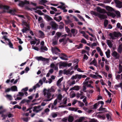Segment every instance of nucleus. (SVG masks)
I'll use <instances>...</instances> for the list:
<instances>
[{
    "mask_svg": "<svg viewBox=\"0 0 122 122\" xmlns=\"http://www.w3.org/2000/svg\"><path fill=\"white\" fill-rule=\"evenodd\" d=\"M71 32L73 34L74 36H75V35L77 33V30L72 29L71 30Z\"/></svg>",
    "mask_w": 122,
    "mask_h": 122,
    "instance_id": "17",
    "label": "nucleus"
},
{
    "mask_svg": "<svg viewBox=\"0 0 122 122\" xmlns=\"http://www.w3.org/2000/svg\"><path fill=\"white\" fill-rule=\"evenodd\" d=\"M39 1V4L42 5H44L47 2V1L46 0H40Z\"/></svg>",
    "mask_w": 122,
    "mask_h": 122,
    "instance_id": "22",
    "label": "nucleus"
},
{
    "mask_svg": "<svg viewBox=\"0 0 122 122\" xmlns=\"http://www.w3.org/2000/svg\"><path fill=\"white\" fill-rule=\"evenodd\" d=\"M90 64H93L94 66H97V61L96 60H95V59H94L90 63Z\"/></svg>",
    "mask_w": 122,
    "mask_h": 122,
    "instance_id": "30",
    "label": "nucleus"
},
{
    "mask_svg": "<svg viewBox=\"0 0 122 122\" xmlns=\"http://www.w3.org/2000/svg\"><path fill=\"white\" fill-rule=\"evenodd\" d=\"M119 71L118 72V73H120L122 71V66L120 64H119Z\"/></svg>",
    "mask_w": 122,
    "mask_h": 122,
    "instance_id": "44",
    "label": "nucleus"
},
{
    "mask_svg": "<svg viewBox=\"0 0 122 122\" xmlns=\"http://www.w3.org/2000/svg\"><path fill=\"white\" fill-rule=\"evenodd\" d=\"M67 98L65 97L63 99L62 103H61V104H66V102L67 101Z\"/></svg>",
    "mask_w": 122,
    "mask_h": 122,
    "instance_id": "46",
    "label": "nucleus"
},
{
    "mask_svg": "<svg viewBox=\"0 0 122 122\" xmlns=\"http://www.w3.org/2000/svg\"><path fill=\"white\" fill-rule=\"evenodd\" d=\"M25 5L24 2L20 1L18 5L19 6L21 7H23Z\"/></svg>",
    "mask_w": 122,
    "mask_h": 122,
    "instance_id": "36",
    "label": "nucleus"
},
{
    "mask_svg": "<svg viewBox=\"0 0 122 122\" xmlns=\"http://www.w3.org/2000/svg\"><path fill=\"white\" fill-rule=\"evenodd\" d=\"M74 120L73 117L71 116H69L68 117V121L69 122H72Z\"/></svg>",
    "mask_w": 122,
    "mask_h": 122,
    "instance_id": "33",
    "label": "nucleus"
},
{
    "mask_svg": "<svg viewBox=\"0 0 122 122\" xmlns=\"http://www.w3.org/2000/svg\"><path fill=\"white\" fill-rule=\"evenodd\" d=\"M65 29L67 33H69L70 32V30L67 27H65Z\"/></svg>",
    "mask_w": 122,
    "mask_h": 122,
    "instance_id": "63",
    "label": "nucleus"
},
{
    "mask_svg": "<svg viewBox=\"0 0 122 122\" xmlns=\"http://www.w3.org/2000/svg\"><path fill=\"white\" fill-rule=\"evenodd\" d=\"M60 24L59 26V28L60 29H62L64 27V24L62 22H61L59 23Z\"/></svg>",
    "mask_w": 122,
    "mask_h": 122,
    "instance_id": "41",
    "label": "nucleus"
},
{
    "mask_svg": "<svg viewBox=\"0 0 122 122\" xmlns=\"http://www.w3.org/2000/svg\"><path fill=\"white\" fill-rule=\"evenodd\" d=\"M0 8H3L5 9L8 10L9 8L8 6L6 5H0Z\"/></svg>",
    "mask_w": 122,
    "mask_h": 122,
    "instance_id": "32",
    "label": "nucleus"
},
{
    "mask_svg": "<svg viewBox=\"0 0 122 122\" xmlns=\"http://www.w3.org/2000/svg\"><path fill=\"white\" fill-rule=\"evenodd\" d=\"M40 49L41 50L40 52H42L43 51V50L47 51L48 50V49L46 46H42L41 47Z\"/></svg>",
    "mask_w": 122,
    "mask_h": 122,
    "instance_id": "25",
    "label": "nucleus"
},
{
    "mask_svg": "<svg viewBox=\"0 0 122 122\" xmlns=\"http://www.w3.org/2000/svg\"><path fill=\"white\" fill-rule=\"evenodd\" d=\"M113 35L115 36L116 37H117L119 36L121 37L122 35L121 33L119 32H113Z\"/></svg>",
    "mask_w": 122,
    "mask_h": 122,
    "instance_id": "16",
    "label": "nucleus"
},
{
    "mask_svg": "<svg viewBox=\"0 0 122 122\" xmlns=\"http://www.w3.org/2000/svg\"><path fill=\"white\" fill-rule=\"evenodd\" d=\"M115 12L118 17H120L121 15L119 11H116Z\"/></svg>",
    "mask_w": 122,
    "mask_h": 122,
    "instance_id": "49",
    "label": "nucleus"
},
{
    "mask_svg": "<svg viewBox=\"0 0 122 122\" xmlns=\"http://www.w3.org/2000/svg\"><path fill=\"white\" fill-rule=\"evenodd\" d=\"M51 100V99H47L46 100H43L42 103L41 104V106H45L46 103V102L49 101Z\"/></svg>",
    "mask_w": 122,
    "mask_h": 122,
    "instance_id": "20",
    "label": "nucleus"
},
{
    "mask_svg": "<svg viewBox=\"0 0 122 122\" xmlns=\"http://www.w3.org/2000/svg\"><path fill=\"white\" fill-rule=\"evenodd\" d=\"M35 12L38 14L40 15H42L43 13L40 10H37L35 11Z\"/></svg>",
    "mask_w": 122,
    "mask_h": 122,
    "instance_id": "50",
    "label": "nucleus"
},
{
    "mask_svg": "<svg viewBox=\"0 0 122 122\" xmlns=\"http://www.w3.org/2000/svg\"><path fill=\"white\" fill-rule=\"evenodd\" d=\"M61 3L62 5L61 9L63 10V11L64 12H66L67 11V10L65 9L66 7L64 6L65 5L64 4L62 3Z\"/></svg>",
    "mask_w": 122,
    "mask_h": 122,
    "instance_id": "18",
    "label": "nucleus"
},
{
    "mask_svg": "<svg viewBox=\"0 0 122 122\" xmlns=\"http://www.w3.org/2000/svg\"><path fill=\"white\" fill-rule=\"evenodd\" d=\"M78 109V108L76 107H71L69 108V110L71 111H73L75 112H76Z\"/></svg>",
    "mask_w": 122,
    "mask_h": 122,
    "instance_id": "31",
    "label": "nucleus"
},
{
    "mask_svg": "<svg viewBox=\"0 0 122 122\" xmlns=\"http://www.w3.org/2000/svg\"><path fill=\"white\" fill-rule=\"evenodd\" d=\"M122 50V44L119 46L118 48L117 51L119 52H121Z\"/></svg>",
    "mask_w": 122,
    "mask_h": 122,
    "instance_id": "37",
    "label": "nucleus"
},
{
    "mask_svg": "<svg viewBox=\"0 0 122 122\" xmlns=\"http://www.w3.org/2000/svg\"><path fill=\"white\" fill-rule=\"evenodd\" d=\"M22 23L24 25L26 26L27 27H29L28 26V24L26 22L24 21Z\"/></svg>",
    "mask_w": 122,
    "mask_h": 122,
    "instance_id": "64",
    "label": "nucleus"
},
{
    "mask_svg": "<svg viewBox=\"0 0 122 122\" xmlns=\"http://www.w3.org/2000/svg\"><path fill=\"white\" fill-rule=\"evenodd\" d=\"M98 13L96 12L93 11H92L91 12V14H93L95 15V16H97L98 15Z\"/></svg>",
    "mask_w": 122,
    "mask_h": 122,
    "instance_id": "61",
    "label": "nucleus"
},
{
    "mask_svg": "<svg viewBox=\"0 0 122 122\" xmlns=\"http://www.w3.org/2000/svg\"><path fill=\"white\" fill-rule=\"evenodd\" d=\"M63 78L62 77L60 78L57 81L56 83L57 85L58 86H60L61 85V82L62 81Z\"/></svg>",
    "mask_w": 122,
    "mask_h": 122,
    "instance_id": "21",
    "label": "nucleus"
},
{
    "mask_svg": "<svg viewBox=\"0 0 122 122\" xmlns=\"http://www.w3.org/2000/svg\"><path fill=\"white\" fill-rule=\"evenodd\" d=\"M57 99L55 100L53 103V104L51 106V108L52 109H55V106L57 103Z\"/></svg>",
    "mask_w": 122,
    "mask_h": 122,
    "instance_id": "28",
    "label": "nucleus"
},
{
    "mask_svg": "<svg viewBox=\"0 0 122 122\" xmlns=\"http://www.w3.org/2000/svg\"><path fill=\"white\" fill-rule=\"evenodd\" d=\"M52 28L54 30H56L58 26V25L54 22H51L50 24Z\"/></svg>",
    "mask_w": 122,
    "mask_h": 122,
    "instance_id": "6",
    "label": "nucleus"
},
{
    "mask_svg": "<svg viewBox=\"0 0 122 122\" xmlns=\"http://www.w3.org/2000/svg\"><path fill=\"white\" fill-rule=\"evenodd\" d=\"M59 38L56 36H55L53 39V44L54 45L57 44L58 40Z\"/></svg>",
    "mask_w": 122,
    "mask_h": 122,
    "instance_id": "12",
    "label": "nucleus"
},
{
    "mask_svg": "<svg viewBox=\"0 0 122 122\" xmlns=\"http://www.w3.org/2000/svg\"><path fill=\"white\" fill-rule=\"evenodd\" d=\"M16 12V10H10L9 11V12L13 15H14Z\"/></svg>",
    "mask_w": 122,
    "mask_h": 122,
    "instance_id": "52",
    "label": "nucleus"
},
{
    "mask_svg": "<svg viewBox=\"0 0 122 122\" xmlns=\"http://www.w3.org/2000/svg\"><path fill=\"white\" fill-rule=\"evenodd\" d=\"M38 21L40 23H41L43 22V20L42 18L40 17H39L38 19Z\"/></svg>",
    "mask_w": 122,
    "mask_h": 122,
    "instance_id": "55",
    "label": "nucleus"
},
{
    "mask_svg": "<svg viewBox=\"0 0 122 122\" xmlns=\"http://www.w3.org/2000/svg\"><path fill=\"white\" fill-rule=\"evenodd\" d=\"M96 49L98 52L99 53L100 56H103V52L100 47H97L96 48Z\"/></svg>",
    "mask_w": 122,
    "mask_h": 122,
    "instance_id": "13",
    "label": "nucleus"
},
{
    "mask_svg": "<svg viewBox=\"0 0 122 122\" xmlns=\"http://www.w3.org/2000/svg\"><path fill=\"white\" fill-rule=\"evenodd\" d=\"M110 35L111 37V38L112 39H115L116 38L115 36L113 35V33H110Z\"/></svg>",
    "mask_w": 122,
    "mask_h": 122,
    "instance_id": "53",
    "label": "nucleus"
},
{
    "mask_svg": "<svg viewBox=\"0 0 122 122\" xmlns=\"http://www.w3.org/2000/svg\"><path fill=\"white\" fill-rule=\"evenodd\" d=\"M59 56L62 60H67V57L65 54L62 53Z\"/></svg>",
    "mask_w": 122,
    "mask_h": 122,
    "instance_id": "8",
    "label": "nucleus"
},
{
    "mask_svg": "<svg viewBox=\"0 0 122 122\" xmlns=\"http://www.w3.org/2000/svg\"><path fill=\"white\" fill-rule=\"evenodd\" d=\"M110 51L109 49L107 50V51L105 52L106 56L107 58H109L110 57Z\"/></svg>",
    "mask_w": 122,
    "mask_h": 122,
    "instance_id": "24",
    "label": "nucleus"
},
{
    "mask_svg": "<svg viewBox=\"0 0 122 122\" xmlns=\"http://www.w3.org/2000/svg\"><path fill=\"white\" fill-rule=\"evenodd\" d=\"M108 24V21L107 20H105L104 22V25L105 27H106L107 26Z\"/></svg>",
    "mask_w": 122,
    "mask_h": 122,
    "instance_id": "47",
    "label": "nucleus"
},
{
    "mask_svg": "<svg viewBox=\"0 0 122 122\" xmlns=\"http://www.w3.org/2000/svg\"><path fill=\"white\" fill-rule=\"evenodd\" d=\"M11 91H17V88L16 86H12L11 88Z\"/></svg>",
    "mask_w": 122,
    "mask_h": 122,
    "instance_id": "26",
    "label": "nucleus"
},
{
    "mask_svg": "<svg viewBox=\"0 0 122 122\" xmlns=\"http://www.w3.org/2000/svg\"><path fill=\"white\" fill-rule=\"evenodd\" d=\"M63 73L64 74L67 75L70 74V71L69 70H63Z\"/></svg>",
    "mask_w": 122,
    "mask_h": 122,
    "instance_id": "40",
    "label": "nucleus"
},
{
    "mask_svg": "<svg viewBox=\"0 0 122 122\" xmlns=\"http://www.w3.org/2000/svg\"><path fill=\"white\" fill-rule=\"evenodd\" d=\"M81 42L82 43L86 44L87 43L86 41L84 39H82L81 41Z\"/></svg>",
    "mask_w": 122,
    "mask_h": 122,
    "instance_id": "58",
    "label": "nucleus"
},
{
    "mask_svg": "<svg viewBox=\"0 0 122 122\" xmlns=\"http://www.w3.org/2000/svg\"><path fill=\"white\" fill-rule=\"evenodd\" d=\"M99 104V102H98L95 104L94 105L93 108L94 109H96L97 108V106H98V105Z\"/></svg>",
    "mask_w": 122,
    "mask_h": 122,
    "instance_id": "51",
    "label": "nucleus"
},
{
    "mask_svg": "<svg viewBox=\"0 0 122 122\" xmlns=\"http://www.w3.org/2000/svg\"><path fill=\"white\" fill-rule=\"evenodd\" d=\"M42 109V108L41 107V106H39L34 107L33 110L34 112L37 113L41 111Z\"/></svg>",
    "mask_w": 122,
    "mask_h": 122,
    "instance_id": "2",
    "label": "nucleus"
},
{
    "mask_svg": "<svg viewBox=\"0 0 122 122\" xmlns=\"http://www.w3.org/2000/svg\"><path fill=\"white\" fill-rule=\"evenodd\" d=\"M5 97L7 99L10 100H11L12 99V97L10 95H7Z\"/></svg>",
    "mask_w": 122,
    "mask_h": 122,
    "instance_id": "42",
    "label": "nucleus"
},
{
    "mask_svg": "<svg viewBox=\"0 0 122 122\" xmlns=\"http://www.w3.org/2000/svg\"><path fill=\"white\" fill-rule=\"evenodd\" d=\"M57 112H53L51 114V115L53 117L55 118L57 116Z\"/></svg>",
    "mask_w": 122,
    "mask_h": 122,
    "instance_id": "45",
    "label": "nucleus"
},
{
    "mask_svg": "<svg viewBox=\"0 0 122 122\" xmlns=\"http://www.w3.org/2000/svg\"><path fill=\"white\" fill-rule=\"evenodd\" d=\"M44 96H45L47 99H52V98H51V93L48 92V91L46 90L44 93Z\"/></svg>",
    "mask_w": 122,
    "mask_h": 122,
    "instance_id": "1",
    "label": "nucleus"
},
{
    "mask_svg": "<svg viewBox=\"0 0 122 122\" xmlns=\"http://www.w3.org/2000/svg\"><path fill=\"white\" fill-rule=\"evenodd\" d=\"M29 30V27H27V28L24 27L22 30V31L23 33L25 32L26 31Z\"/></svg>",
    "mask_w": 122,
    "mask_h": 122,
    "instance_id": "39",
    "label": "nucleus"
},
{
    "mask_svg": "<svg viewBox=\"0 0 122 122\" xmlns=\"http://www.w3.org/2000/svg\"><path fill=\"white\" fill-rule=\"evenodd\" d=\"M39 35L41 37H44V34L43 33L41 30L39 31Z\"/></svg>",
    "mask_w": 122,
    "mask_h": 122,
    "instance_id": "43",
    "label": "nucleus"
},
{
    "mask_svg": "<svg viewBox=\"0 0 122 122\" xmlns=\"http://www.w3.org/2000/svg\"><path fill=\"white\" fill-rule=\"evenodd\" d=\"M51 50L53 53L56 54H57L58 52H60L59 49L56 47H52Z\"/></svg>",
    "mask_w": 122,
    "mask_h": 122,
    "instance_id": "5",
    "label": "nucleus"
},
{
    "mask_svg": "<svg viewBox=\"0 0 122 122\" xmlns=\"http://www.w3.org/2000/svg\"><path fill=\"white\" fill-rule=\"evenodd\" d=\"M40 86L39 84L38 83L36 85L34 86L33 87V89H35L37 87H39Z\"/></svg>",
    "mask_w": 122,
    "mask_h": 122,
    "instance_id": "56",
    "label": "nucleus"
},
{
    "mask_svg": "<svg viewBox=\"0 0 122 122\" xmlns=\"http://www.w3.org/2000/svg\"><path fill=\"white\" fill-rule=\"evenodd\" d=\"M45 17L46 19L48 21L51 20H53L49 16L47 15H45Z\"/></svg>",
    "mask_w": 122,
    "mask_h": 122,
    "instance_id": "29",
    "label": "nucleus"
},
{
    "mask_svg": "<svg viewBox=\"0 0 122 122\" xmlns=\"http://www.w3.org/2000/svg\"><path fill=\"white\" fill-rule=\"evenodd\" d=\"M105 8L107 10L109 11H114V10L112 7L108 6H106Z\"/></svg>",
    "mask_w": 122,
    "mask_h": 122,
    "instance_id": "14",
    "label": "nucleus"
},
{
    "mask_svg": "<svg viewBox=\"0 0 122 122\" xmlns=\"http://www.w3.org/2000/svg\"><path fill=\"white\" fill-rule=\"evenodd\" d=\"M112 55L115 59H118L120 57L119 55L115 51H114L112 53Z\"/></svg>",
    "mask_w": 122,
    "mask_h": 122,
    "instance_id": "3",
    "label": "nucleus"
},
{
    "mask_svg": "<svg viewBox=\"0 0 122 122\" xmlns=\"http://www.w3.org/2000/svg\"><path fill=\"white\" fill-rule=\"evenodd\" d=\"M107 43L109 47L110 48L112 47L113 45L110 40H108L107 41Z\"/></svg>",
    "mask_w": 122,
    "mask_h": 122,
    "instance_id": "27",
    "label": "nucleus"
},
{
    "mask_svg": "<svg viewBox=\"0 0 122 122\" xmlns=\"http://www.w3.org/2000/svg\"><path fill=\"white\" fill-rule=\"evenodd\" d=\"M17 108L19 109H21V107H20L18 105H16L14 107V108Z\"/></svg>",
    "mask_w": 122,
    "mask_h": 122,
    "instance_id": "62",
    "label": "nucleus"
},
{
    "mask_svg": "<svg viewBox=\"0 0 122 122\" xmlns=\"http://www.w3.org/2000/svg\"><path fill=\"white\" fill-rule=\"evenodd\" d=\"M80 87L78 86H75L74 87L71 88L70 89V90H75L76 91H78L79 90Z\"/></svg>",
    "mask_w": 122,
    "mask_h": 122,
    "instance_id": "19",
    "label": "nucleus"
},
{
    "mask_svg": "<svg viewBox=\"0 0 122 122\" xmlns=\"http://www.w3.org/2000/svg\"><path fill=\"white\" fill-rule=\"evenodd\" d=\"M96 10L97 11L101 13H103L106 12L104 9H101L99 6L97 7Z\"/></svg>",
    "mask_w": 122,
    "mask_h": 122,
    "instance_id": "7",
    "label": "nucleus"
},
{
    "mask_svg": "<svg viewBox=\"0 0 122 122\" xmlns=\"http://www.w3.org/2000/svg\"><path fill=\"white\" fill-rule=\"evenodd\" d=\"M89 76L92 78L95 79H98V77H99L100 78H102V76L101 75L97 76L95 75H93L92 74H90L89 75Z\"/></svg>",
    "mask_w": 122,
    "mask_h": 122,
    "instance_id": "11",
    "label": "nucleus"
},
{
    "mask_svg": "<svg viewBox=\"0 0 122 122\" xmlns=\"http://www.w3.org/2000/svg\"><path fill=\"white\" fill-rule=\"evenodd\" d=\"M106 13L108 16H111L113 18H114L115 16V14L113 13H111L109 12Z\"/></svg>",
    "mask_w": 122,
    "mask_h": 122,
    "instance_id": "23",
    "label": "nucleus"
},
{
    "mask_svg": "<svg viewBox=\"0 0 122 122\" xmlns=\"http://www.w3.org/2000/svg\"><path fill=\"white\" fill-rule=\"evenodd\" d=\"M90 79V78L89 77H87L86 78L85 80V81L84 82V84H85L86 85H87L88 84V81Z\"/></svg>",
    "mask_w": 122,
    "mask_h": 122,
    "instance_id": "35",
    "label": "nucleus"
},
{
    "mask_svg": "<svg viewBox=\"0 0 122 122\" xmlns=\"http://www.w3.org/2000/svg\"><path fill=\"white\" fill-rule=\"evenodd\" d=\"M59 65L60 66L66 67L67 66V63L65 62H60Z\"/></svg>",
    "mask_w": 122,
    "mask_h": 122,
    "instance_id": "38",
    "label": "nucleus"
},
{
    "mask_svg": "<svg viewBox=\"0 0 122 122\" xmlns=\"http://www.w3.org/2000/svg\"><path fill=\"white\" fill-rule=\"evenodd\" d=\"M46 90L48 91V92H55V90L53 87H51L50 89H49Z\"/></svg>",
    "mask_w": 122,
    "mask_h": 122,
    "instance_id": "34",
    "label": "nucleus"
},
{
    "mask_svg": "<svg viewBox=\"0 0 122 122\" xmlns=\"http://www.w3.org/2000/svg\"><path fill=\"white\" fill-rule=\"evenodd\" d=\"M56 35L57 36H56L57 37H58L59 38L60 37L61 35V34L60 32H57L56 33Z\"/></svg>",
    "mask_w": 122,
    "mask_h": 122,
    "instance_id": "54",
    "label": "nucleus"
},
{
    "mask_svg": "<svg viewBox=\"0 0 122 122\" xmlns=\"http://www.w3.org/2000/svg\"><path fill=\"white\" fill-rule=\"evenodd\" d=\"M83 118L82 117L80 118L79 119L75 121V122H81L82 121Z\"/></svg>",
    "mask_w": 122,
    "mask_h": 122,
    "instance_id": "57",
    "label": "nucleus"
},
{
    "mask_svg": "<svg viewBox=\"0 0 122 122\" xmlns=\"http://www.w3.org/2000/svg\"><path fill=\"white\" fill-rule=\"evenodd\" d=\"M62 98V95L60 94H59L57 96V99L59 100H61Z\"/></svg>",
    "mask_w": 122,
    "mask_h": 122,
    "instance_id": "48",
    "label": "nucleus"
},
{
    "mask_svg": "<svg viewBox=\"0 0 122 122\" xmlns=\"http://www.w3.org/2000/svg\"><path fill=\"white\" fill-rule=\"evenodd\" d=\"M97 16L101 19H104L107 18V16L106 15L103 14H101L98 13Z\"/></svg>",
    "mask_w": 122,
    "mask_h": 122,
    "instance_id": "10",
    "label": "nucleus"
},
{
    "mask_svg": "<svg viewBox=\"0 0 122 122\" xmlns=\"http://www.w3.org/2000/svg\"><path fill=\"white\" fill-rule=\"evenodd\" d=\"M50 67L51 68H54L55 70H56L58 69V67L56 65H55L53 63H52L50 65Z\"/></svg>",
    "mask_w": 122,
    "mask_h": 122,
    "instance_id": "15",
    "label": "nucleus"
},
{
    "mask_svg": "<svg viewBox=\"0 0 122 122\" xmlns=\"http://www.w3.org/2000/svg\"><path fill=\"white\" fill-rule=\"evenodd\" d=\"M115 2L116 4L117 7L119 8L122 7V3L121 2L118 0H115Z\"/></svg>",
    "mask_w": 122,
    "mask_h": 122,
    "instance_id": "4",
    "label": "nucleus"
},
{
    "mask_svg": "<svg viewBox=\"0 0 122 122\" xmlns=\"http://www.w3.org/2000/svg\"><path fill=\"white\" fill-rule=\"evenodd\" d=\"M19 95H17V97L15 99V100L16 101L17 100H21L22 99V97L20 96L19 97Z\"/></svg>",
    "mask_w": 122,
    "mask_h": 122,
    "instance_id": "59",
    "label": "nucleus"
},
{
    "mask_svg": "<svg viewBox=\"0 0 122 122\" xmlns=\"http://www.w3.org/2000/svg\"><path fill=\"white\" fill-rule=\"evenodd\" d=\"M36 59L38 61H46L48 60L47 59L43 58L41 56L37 57H36Z\"/></svg>",
    "mask_w": 122,
    "mask_h": 122,
    "instance_id": "9",
    "label": "nucleus"
},
{
    "mask_svg": "<svg viewBox=\"0 0 122 122\" xmlns=\"http://www.w3.org/2000/svg\"><path fill=\"white\" fill-rule=\"evenodd\" d=\"M78 102L79 105V106L81 107H83L84 106V104L83 102H81L80 101H79Z\"/></svg>",
    "mask_w": 122,
    "mask_h": 122,
    "instance_id": "60",
    "label": "nucleus"
}]
</instances>
